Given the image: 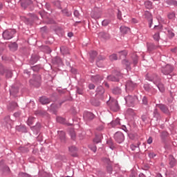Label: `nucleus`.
<instances>
[{
    "label": "nucleus",
    "mask_w": 177,
    "mask_h": 177,
    "mask_svg": "<svg viewBox=\"0 0 177 177\" xmlns=\"http://www.w3.org/2000/svg\"><path fill=\"white\" fill-rule=\"evenodd\" d=\"M154 30H157L158 31H160V30H161V26H155Z\"/></svg>",
    "instance_id": "obj_54"
},
{
    "label": "nucleus",
    "mask_w": 177,
    "mask_h": 177,
    "mask_svg": "<svg viewBox=\"0 0 177 177\" xmlns=\"http://www.w3.org/2000/svg\"><path fill=\"white\" fill-rule=\"evenodd\" d=\"M33 122H34V118H29L28 119V125H32Z\"/></svg>",
    "instance_id": "obj_40"
},
{
    "label": "nucleus",
    "mask_w": 177,
    "mask_h": 177,
    "mask_svg": "<svg viewBox=\"0 0 177 177\" xmlns=\"http://www.w3.org/2000/svg\"><path fill=\"white\" fill-rule=\"evenodd\" d=\"M68 150L71 154V156H73V157H76L77 156V147H75V146H71L69 147Z\"/></svg>",
    "instance_id": "obj_12"
},
{
    "label": "nucleus",
    "mask_w": 177,
    "mask_h": 177,
    "mask_svg": "<svg viewBox=\"0 0 177 177\" xmlns=\"http://www.w3.org/2000/svg\"><path fill=\"white\" fill-rule=\"evenodd\" d=\"M15 34H16V30H5L3 32V38L4 39H12V38H13V35H15Z\"/></svg>",
    "instance_id": "obj_2"
},
{
    "label": "nucleus",
    "mask_w": 177,
    "mask_h": 177,
    "mask_svg": "<svg viewBox=\"0 0 177 177\" xmlns=\"http://www.w3.org/2000/svg\"><path fill=\"white\" fill-rule=\"evenodd\" d=\"M57 121L60 124H64V122H66V120L62 117L57 118Z\"/></svg>",
    "instance_id": "obj_32"
},
{
    "label": "nucleus",
    "mask_w": 177,
    "mask_h": 177,
    "mask_svg": "<svg viewBox=\"0 0 177 177\" xmlns=\"http://www.w3.org/2000/svg\"><path fill=\"white\" fill-rule=\"evenodd\" d=\"M10 93L12 96H16L19 93V88L17 87H11L10 90Z\"/></svg>",
    "instance_id": "obj_14"
},
{
    "label": "nucleus",
    "mask_w": 177,
    "mask_h": 177,
    "mask_svg": "<svg viewBox=\"0 0 177 177\" xmlns=\"http://www.w3.org/2000/svg\"><path fill=\"white\" fill-rule=\"evenodd\" d=\"M74 15L76 17H78V16H80V12H78V10H75L74 12Z\"/></svg>",
    "instance_id": "obj_55"
},
{
    "label": "nucleus",
    "mask_w": 177,
    "mask_h": 177,
    "mask_svg": "<svg viewBox=\"0 0 177 177\" xmlns=\"http://www.w3.org/2000/svg\"><path fill=\"white\" fill-rule=\"evenodd\" d=\"M102 80H103V77H102L99 75L91 77V81L93 82H95V84H100V82H102Z\"/></svg>",
    "instance_id": "obj_8"
},
{
    "label": "nucleus",
    "mask_w": 177,
    "mask_h": 177,
    "mask_svg": "<svg viewBox=\"0 0 177 177\" xmlns=\"http://www.w3.org/2000/svg\"><path fill=\"white\" fill-rule=\"evenodd\" d=\"M88 147L89 149H91V150H92V151H93L94 153H96V150H97L96 146L89 145Z\"/></svg>",
    "instance_id": "obj_43"
},
{
    "label": "nucleus",
    "mask_w": 177,
    "mask_h": 177,
    "mask_svg": "<svg viewBox=\"0 0 177 177\" xmlns=\"http://www.w3.org/2000/svg\"><path fill=\"white\" fill-rule=\"evenodd\" d=\"M73 32L68 33V37H69V38H71V37H73Z\"/></svg>",
    "instance_id": "obj_61"
},
{
    "label": "nucleus",
    "mask_w": 177,
    "mask_h": 177,
    "mask_svg": "<svg viewBox=\"0 0 177 177\" xmlns=\"http://www.w3.org/2000/svg\"><path fill=\"white\" fill-rule=\"evenodd\" d=\"M127 114L128 115H135V112H133V109H129L127 111Z\"/></svg>",
    "instance_id": "obj_33"
},
{
    "label": "nucleus",
    "mask_w": 177,
    "mask_h": 177,
    "mask_svg": "<svg viewBox=\"0 0 177 177\" xmlns=\"http://www.w3.org/2000/svg\"><path fill=\"white\" fill-rule=\"evenodd\" d=\"M96 91H97V96H100V99H102V100H104V97H103V95L104 93V88H103V86H100L97 88Z\"/></svg>",
    "instance_id": "obj_7"
},
{
    "label": "nucleus",
    "mask_w": 177,
    "mask_h": 177,
    "mask_svg": "<svg viewBox=\"0 0 177 177\" xmlns=\"http://www.w3.org/2000/svg\"><path fill=\"white\" fill-rule=\"evenodd\" d=\"M71 138L74 140V139H75V131H72L71 133Z\"/></svg>",
    "instance_id": "obj_48"
},
{
    "label": "nucleus",
    "mask_w": 177,
    "mask_h": 177,
    "mask_svg": "<svg viewBox=\"0 0 177 177\" xmlns=\"http://www.w3.org/2000/svg\"><path fill=\"white\" fill-rule=\"evenodd\" d=\"M153 49H156V46H154V44H149L148 45V50L151 52V50H153Z\"/></svg>",
    "instance_id": "obj_38"
},
{
    "label": "nucleus",
    "mask_w": 177,
    "mask_h": 177,
    "mask_svg": "<svg viewBox=\"0 0 177 177\" xmlns=\"http://www.w3.org/2000/svg\"><path fill=\"white\" fill-rule=\"evenodd\" d=\"M99 60H104V57H102V55H100L98 57Z\"/></svg>",
    "instance_id": "obj_60"
},
{
    "label": "nucleus",
    "mask_w": 177,
    "mask_h": 177,
    "mask_svg": "<svg viewBox=\"0 0 177 177\" xmlns=\"http://www.w3.org/2000/svg\"><path fill=\"white\" fill-rule=\"evenodd\" d=\"M112 127H117V125H120V119L117 118L115 121H113L112 123Z\"/></svg>",
    "instance_id": "obj_30"
},
{
    "label": "nucleus",
    "mask_w": 177,
    "mask_h": 177,
    "mask_svg": "<svg viewBox=\"0 0 177 177\" xmlns=\"http://www.w3.org/2000/svg\"><path fill=\"white\" fill-rule=\"evenodd\" d=\"M88 88H89V89H95V84H90L88 85Z\"/></svg>",
    "instance_id": "obj_52"
},
{
    "label": "nucleus",
    "mask_w": 177,
    "mask_h": 177,
    "mask_svg": "<svg viewBox=\"0 0 177 177\" xmlns=\"http://www.w3.org/2000/svg\"><path fill=\"white\" fill-rule=\"evenodd\" d=\"M0 74L3 75V66L0 64Z\"/></svg>",
    "instance_id": "obj_51"
},
{
    "label": "nucleus",
    "mask_w": 177,
    "mask_h": 177,
    "mask_svg": "<svg viewBox=\"0 0 177 177\" xmlns=\"http://www.w3.org/2000/svg\"><path fill=\"white\" fill-rule=\"evenodd\" d=\"M133 63H134V64H138V57H136V58L133 59Z\"/></svg>",
    "instance_id": "obj_59"
},
{
    "label": "nucleus",
    "mask_w": 177,
    "mask_h": 177,
    "mask_svg": "<svg viewBox=\"0 0 177 177\" xmlns=\"http://www.w3.org/2000/svg\"><path fill=\"white\" fill-rule=\"evenodd\" d=\"M174 71V66L170 64H167L165 66H162L161 68V72L165 75H168V74H171Z\"/></svg>",
    "instance_id": "obj_3"
},
{
    "label": "nucleus",
    "mask_w": 177,
    "mask_h": 177,
    "mask_svg": "<svg viewBox=\"0 0 177 177\" xmlns=\"http://www.w3.org/2000/svg\"><path fill=\"white\" fill-rule=\"evenodd\" d=\"M132 22L133 23H138V20H136V19H133Z\"/></svg>",
    "instance_id": "obj_63"
},
{
    "label": "nucleus",
    "mask_w": 177,
    "mask_h": 177,
    "mask_svg": "<svg viewBox=\"0 0 177 177\" xmlns=\"http://www.w3.org/2000/svg\"><path fill=\"white\" fill-rule=\"evenodd\" d=\"M156 177H162V176L160 174H158L156 175Z\"/></svg>",
    "instance_id": "obj_64"
},
{
    "label": "nucleus",
    "mask_w": 177,
    "mask_h": 177,
    "mask_svg": "<svg viewBox=\"0 0 177 177\" xmlns=\"http://www.w3.org/2000/svg\"><path fill=\"white\" fill-rule=\"evenodd\" d=\"M157 107H158V109H160V110H161L162 113H165V114H168V113H169V110L168 109V107L165 104H158Z\"/></svg>",
    "instance_id": "obj_9"
},
{
    "label": "nucleus",
    "mask_w": 177,
    "mask_h": 177,
    "mask_svg": "<svg viewBox=\"0 0 177 177\" xmlns=\"http://www.w3.org/2000/svg\"><path fill=\"white\" fill-rule=\"evenodd\" d=\"M145 7L147 8V9H151L152 8V5H151V2L150 1H146L145 3Z\"/></svg>",
    "instance_id": "obj_35"
},
{
    "label": "nucleus",
    "mask_w": 177,
    "mask_h": 177,
    "mask_svg": "<svg viewBox=\"0 0 177 177\" xmlns=\"http://www.w3.org/2000/svg\"><path fill=\"white\" fill-rule=\"evenodd\" d=\"M12 75H13V73H12V71H6V77L7 78H12Z\"/></svg>",
    "instance_id": "obj_34"
},
{
    "label": "nucleus",
    "mask_w": 177,
    "mask_h": 177,
    "mask_svg": "<svg viewBox=\"0 0 177 177\" xmlns=\"http://www.w3.org/2000/svg\"><path fill=\"white\" fill-rule=\"evenodd\" d=\"M91 58L93 59L96 56H97V53L96 51H92L90 53Z\"/></svg>",
    "instance_id": "obj_37"
},
{
    "label": "nucleus",
    "mask_w": 177,
    "mask_h": 177,
    "mask_svg": "<svg viewBox=\"0 0 177 177\" xmlns=\"http://www.w3.org/2000/svg\"><path fill=\"white\" fill-rule=\"evenodd\" d=\"M112 92L114 95H120L121 88H120L119 87H115V88L113 89Z\"/></svg>",
    "instance_id": "obj_25"
},
{
    "label": "nucleus",
    "mask_w": 177,
    "mask_h": 177,
    "mask_svg": "<svg viewBox=\"0 0 177 177\" xmlns=\"http://www.w3.org/2000/svg\"><path fill=\"white\" fill-rule=\"evenodd\" d=\"M102 135H98L95 136V138L93 140L94 143H100L102 142Z\"/></svg>",
    "instance_id": "obj_24"
},
{
    "label": "nucleus",
    "mask_w": 177,
    "mask_h": 177,
    "mask_svg": "<svg viewBox=\"0 0 177 177\" xmlns=\"http://www.w3.org/2000/svg\"><path fill=\"white\" fill-rule=\"evenodd\" d=\"M62 12L64 15H66V16H71V12H68V10H63Z\"/></svg>",
    "instance_id": "obj_44"
},
{
    "label": "nucleus",
    "mask_w": 177,
    "mask_h": 177,
    "mask_svg": "<svg viewBox=\"0 0 177 177\" xmlns=\"http://www.w3.org/2000/svg\"><path fill=\"white\" fill-rule=\"evenodd\" d=\"M126 103L129 104V106H132L133 103H135V97L128 95L125 97Z\"/></svg>",
    "instance_id": "obj_10"
},
{
    "label": "nucleus",
    "mask_w": 177,
    "mask_h": 177,
    "mask_svg": "<svg viewBox=\"0 0 177 177\" xmlns=\"http://www.w3.org/2000/svg\"><path fill=\"white\" fill-rule=\"evenodd\" d=\"M131 150H133V151H135L136 149H138V147H136V146H135V145H131Z\"/></svg>",
    "instance_id": "obj_53"
},
{
    "label": "nucleus",
    "mask_w": 177,
    "mask_h": 177,
    "mask_svg": "<svg viewBox=\"0 0 177 177\" xmlns=\"http://www.w3.org/2000/svg\"><path fill=\"white\" fill-rule=\"evenodd\" d=\"M176 164V160L174 158V156H169V165L170 167H175V165Z\"/></svg>",
    "instance_id": "obj_21"
},
{
    "label": "nucleus",
    "mask_w": 177,
    "mask_h": 177,
    "mask_svg": "<svg viewBox=\"0 0 177 177\" xmlns=\"http://www.w3.org/2000/svg\"><path fill=\"white\" fill-rule=\"evenodd\" d=\"M107 171L108 172H109V174L111 172V171H113V168L111 167V166L107 167Z\"/></svg>",
    "instance_id": "obj_56"
},
{
    "label": "nucleus",
    "mask_w": 177,
    "mask_h": 177,
    "mask_svg": "<svg viewBox=\"0 0 177 177\" xmlns=\"http://www.w3.org/2000/svg\"><path fill=\"white\" fill-rule=\"evenodd\" d=\"M153 115L156 117V118H158L160 117V113H158V110L155 109L153 111Z\"/></svg>",
    "instance_id": "obj_42"
},
{
    "label": "nucleus",
    "mask_w": 177,
    "mask_h": 177,
    "mask_svg": "<svg viewBox=\"0 0 177 177\" xmlns=\"http://www.w3.org/2000/svg\"><path fill=\"white\" fill-rule=\"evenodd\" d=\"M39 128H41V124L39 123L33 127V129H36V131H39Z\"/></svg>",
    "instance_id": "obj_47"
},
{
    "label": "nucleus",
    "mask_w": 177,
    "mask_h": 177,
    "mask_svg": "<svg viewBox=\"0 0 177 177\" xmlns=\"http://www.w3.org/2000/svg\"><path fill=\"white\" fill-rule=\"evenodd\" d=\"M83 117L85 121H92L95 118V115L91 112H85Z\"/></svg>",
    "instance_id": "obj_5"
},
{
    "label": "nucleus",
    "mask_w": 177,
    "mask_h": 177,
    "mask_svg": "<svg viewBox=\"0 0 177 177\" xmlns=\"http://www.w3.org/2000/svg\"><path fill=\"white\" fill-rule=\"evenodd\" d=\"M60 50L63 55H68V53H69L68 48L65 46H62Z\"/></svg>",
    "instance_id": "obj_23"
},
{
    "label": "nucleus",
    "mask_w": 177,
    "mask_h": 177,
    "mask_svg": "<svg viewBox=\"0 0 177 177\" xmlns=\"http://www.w3.org/2000/svg\"><path fill=\"white\" fill-rule=\"evenodd\" d=\"M10 49L12 50H16L17 49V44L16 43L12 44L11 46H10Z\"/></svg>",
    "instance_id": "obj_39"
},
{
    "label": "nucleus",
    "mask_w": 177,
    "mask_h": 177,
    "mask_svg": "<svg viewBox=\"0 0 177 177\" xmlns=\"http://www.w3.org/2000/svg\"><path fill=\"white\" fill-rule=\"evenodd\" d=\"M111 109L113 110V111H118L120 110V106H118V102L117 100H114L111 105H110Z\"/></svg>",
    "instance_id": "obj_6"
},
{
    "label": "nucleus",
    "mask_w": 177,
    "mask_h": 177,
    "mask_svg": "<svg viewBox=\"0 0 177 177\" xmlns=\"http://www.w3.org/2000/svg\"><path fill=\"white\" fill-rule=\"evenodd\" d=\"M149 158H154V157H156V153H154V152H150L149 153Z\"/></svg>",
    "instance_id": "obj_46"
},
{
    "label": "nucleus",
    "mask_w": 177,
    "mask_h": 177,
    "mask_svg": "<svg viewBox=\"0 0 177 177\" xmlns=\"http://www.w3.org/2000/svg\"><path fill=\"white\" fill-rule=\"evenodd\" d=\"M114 138L118 143H122L124 139V134L120 131L116 132L114 135Z\"/></svg>",
    "instance_id": "obj_4"
},
{
    "label": "nucleus",
    "mask_w": 177,
    "mask_h": 177,
    "mask_svg": "<svg viewBox=\"0 0 177 177\" xmlns=\"http://www.w3.org/2000/svg\"><path fill=\"white\" fill-rule=\"evenodd\" d=\"M91 17L93 19H100L102 17V12H93L91 13Z\"/></svg>",
    "instance_id": "obj_20"
},
{
    "label": "nucleus",
    "mask_w": 177,
    "mask_h": 177,
    "mask_svg": "<svg viewBox=\"0 0 177 177\" xmlns=\"http://www.w3.org/2000/svg\"><path fill=\"white\" fill-rule=\"evenodd\" d=\"M117 56H118L117 54H113L109 56V59L111 60V62H113L114 60H117L118 59V57Z\"/></svg>",
    "instance_id": "obj_29"
},
{
    "label": "nucleus",
    "mask_w": 177,
    "mask_h": 177,
    "mask_svg": "<svg viewBox=\"0 0 177 177\" xmlns=\"http://www.w3.org/2000/svg\"><path fill=\"white\" fill-rule=\"evenodd\" d=\"M111 23V21L109 19H104L102 21V24L104 26V27H106V26H109Z\"/></svg>",
    "instance_id": "obj_28"
},
{
    "label": "nucleus",
    "mask_w": 177,
    "mask_h": 177,
    "mask_svg": "<svg viewBox=\"0 0 177 177\" xmlns=\"http://www.w3.org/2000/svg\"><path fill=\"white\" fill-rule=\"evenodd\" d=\"M117 16H118V19L119 20H121L122 19V12H121V11H120V10H118Z\"/></svg>",
    "instance_id": "obj_45"
},
{
    "label": "nucleus",
    "mask_w": 177,
    "mask_h": 177,
    "mask_svg": "<svg viewBox=\"0 0 177 177\" xmlns=\"http://www.w3.org/2000/svg\"><path fill=\"white\" fill-rule=\"evenodd\" d=\"M127 55V51H120L118 53V56H120V59L122 57H125Z\"/></svg>",
    "instance_id": "obj_27"
},
{
    "label": "nucleus",
    "mask_w": 177,
    "mask_h": 177,
    "mask_svg": "<svg viewBox=\"0 0 177 177\" xmlns=\"http://www.w3.org/2000/svg\"><path fill=\"white\" fill-rule=\"evenodd\" d=\"M39 102H40V103H41V104H48L50 103V100H49L46 97H41L39 99Z\"/></svg>",
    "instance_id": "obj_17"
},
{
    "label": "nucleus",
    "mask_w": 177,
    "mask_h": 177,
    "mask_svg": "<svg viewBox=\"0 0 177 177\" xmlns=\"http://www.w3.org/2000/svg\"><path fill=\"white\" fill-rule=\"evenodd\" d=\"M122 64H124V66H126V67L128 68L129 67L130 63L128 60L124 59L122 61Z\"/></svg>",
    "instance_id": "obj_41"
},
{
    "label": "nucleus",
    "mask_w": 177,
    "mask_h": 177,
    "mask_svg": "<svg viewBox=\"0 0 177 177\" xmlns=\"http://www.w3.org/2000/svg\"><path fill=\"white\" fill-rule=\"evenodd\" d=\"M149 81H151L156 85L160 92H164L165 91V87L164 86V84L162 83H160V79L157 76V75L153 74L151 76H148Z\"/></svg>",
    "instance_id": "obj_1"
},
{
    "label": "nucleus",
    "mask_w": 177,
    "mask_h": 177,
    "mask_svg": "<svg viewBox=\"0 0 177 177\" xmlns=\"http://www.w3.org/2000/svg\"><path fill=\"white\" fill-rule=\"evenodd\" d=\"M120 32H122V34H127V32H129L131 29L127 26H122L120 28Z\"/></svg>",
    "instance_id": "obj_18"
},
{
    "label": "nucleus",
    "mask_w": 177,
    "mask_h": 177,
    "mask_svg": "<svg viewBox=\"0 0 177 177\" xmlns=\"http://www.w3.org/2000/svg\"><path fill=\"white\" fill-rule=\"evenodd\" d=\"M16 107H17V103L16 102H11L8 106V109L10 111H13Z\"/></svg>",
    "instance_id": "obj_19"
},
{
    "label": "nucleus",
    "mask_w": 177,
    "mask_h": 177,
    "mask_svg": "<svg viewBox=\"0 0 177 177\" xmlns=\"http://www.w3.org/2000/svg\"><path fill=\"white\" fill-rule=\"evenodd\" d=\"M142 103H144V104H147V97H143Z\"/></svg>",
    "instance_id": "obj_50"
},
{
    "label": "nucleus",
    "mask_w": 177,
    "mask_h": 177,
    "mask_svg": "<svg viewBox=\"0 0 177 177\" xmlns=\"http://www.w3.org/2000/svg\"><path fill=\"white\" fill-rule=\"evenodd\" d=\"M108 80H109V81L117 82L120 81V77H118V76L110 75L108 77Z\"/></svg>",
    "instance_id": "obj_22"
},
{
    "label": "nucleus",
    "mask_w": 177,
    "mask_h": 177,
    "mask_svg": "<svg viewBox=\"0 0 177 177\" xmlns=\"http://www.w3.org/2000/svg\"><path fill=\"white\" fill-rule=\"evenodd\" d=\"M103 128H104L103 126H100L97 127V131H103Z\"/></svg>",
    "instance_id": "obj_58"
},
{
    "label": "nucleus",
    "mask_w": 177,
    "mask_h": 177,
    "mask_svg": "<svg viewBox=\"0 0 177 177\" xmlns=\"http://www.w3.org/2000/svg\"><path fill=\"white\" fill-rule=\"evenodd\" d=\"M139 177H146V176H145V174H143V173H140L139 174Z\"/></svg>",
    "instance_id": "obj_62"
},
{
    "label": "nucleus",
    "mask_w": 177,
    "mask_h": 177,
    "mask_svg": "<svg viewBox=\"0 0 177 177\" xmlns=\"http://www.w3.org/2000/svg\"><path fill=\"white\" fill-rule=\"evenodd\" d=\"M145 15H147V16H149V28H151V24H153V17H151V15H150V12H145Z\"/></svg>",
    "instance_id": "obj_26"
},
{
    "label": "nucleus",
    "mask_w": 177,
    "mask_h": 177,
    "mask_svg": "<svg viewBox=\"0 0 177 177\" xmlns=\"http://www.w3.org/2000/svg\"><path fill=\"white\" fill-rule=\"evenodd\" d=\"M135 86H136V84H133L131 81H129L126 84V89H129L130 91H132Z\"/></svg>",
    "instance_id": "obj_13"
},
{
    "label": "nucleus",
    "mask_w": 177,
    "mask_h": 177,
    "mask_svg": "<svg viewBox=\"0 0 177 177\" xmlns=\"http://www.w3.org/2000/svg\"><path fill=\"white\" fill-rule=\"evenodd\" d=\"M32 1L31 0H21V6L26 9L28 6V5H31Z\"/></svg>",
    "instance_id": "obj_11"
},
{
    "label": "nucleus",
    "mask_w": 177,
    "mask_h": 177,
    "mask_svg": "<svg viewBox=\"0 0 177 177\" xmlns=\"http://www.w3.org/2000/svg\"><path fill=\"white\" fill-rule=\"evenodd\" d=\"M17 131L18 132H27V129L26 128V126L20 124L16 127Z\"/></svg>",
    "instance_id": "obj_16"
},
{
    "label": "nucleus",
    "mask_w": 177,
    "mask_h": 177,
    "mask_svg": "<svg viewBox=\"0 0 177 177\" xmlns=\"http://www.w3.org/2000/svg\"><path fill=\"white\" fill-rule=\"evenodd\" d=\"M100 38H103L104 39H110V35L109 33H106L104 32H100L98 34Z\"/></svg>",
    "instance_id": "obj_15"
},
{
    "label": "nucleus",
    "mask_w": 177,
    "mask_h": 177,
    "mask_svg": "<svg viewBox=\"0 0 177 177\" xmlns=\"http://www.w3.org/2000/svg\"><path fill=\"white\" fill-rule=\"evenodd\" d=\"M77 93H79V95H82V93H84V92L82 91V90L77 88Z\"/></svg>",
    "instance_id": "obj_57"
},
{
    "label": "nucleus",
    "mask_w": 177,
    "mask_h": 177,
    "mask_svg": "<svg viewBox=\"0 0 177 177\" xmlns=\"http://www.w3.org/2000/svg\"><path fill=\"white\" fill-rule=\"evenodd\" d=\"M167 17L170 20H174V19H175V13H174V12L169 13L167 15Z\"/></svg>",
    "instance_id": "obj_36"
},
{
    "label": "nucleus",
    "mask_w": 177,
    "mask_h": 177,
    "mask_svg": "<svg viewBox=\"0 0 177 177\" xmlns=\"http://www.w3.org/2000/svg\"><path fill=\"white\" fill-rule=\"evenodd\" d=\"M147 143L148 145H151V143H153V138L151 137L149 138V139L147 140Z\"/></svg>",
    "instance_id": "obj_49"
},
{
    "label": "nucleus",
    "mask_w": 177,
    "mask_h": 177,
    "mask_svg": "<svg viewBox=\"0 0 177 177\" xmlns=\"http://www.w3.org/2000/svg\"><path fill=\"white\" fill-rule=\"evenodd\" d=\"M153 39L155 41H160V32H158L153 35Z\"/></svg>",
    "instance_id": "obj_31"
}]
</instances>
